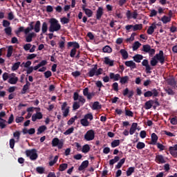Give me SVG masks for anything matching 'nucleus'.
<instances>
[{"label":"nucleus","mask_w":177,"mask_h":177,"mask_svg":"<svg viewBox=\"0 0 177 177\" xmlns=\"http://www.w3.org/2000/svg\"><path fill=\"white\" fill-rule=\"evenodd\" d=\"M158 62L162 64L165 63V55H164V51L160 50L159 53L156 54L150 61V64L152 67H155L156 64H158Z\"/></svg>","instance_id":"f257e3e1"},{"label":"nucleus","mask_w":177,"mask_h":177,"mask_svg":"<svg viewBox=\"0 0 177 177\" xmlns=\"http://www.w3.org/2000/svg\"><path fill=\"white\" fill-rule=\"evenodd\" d=\"M48 23H50L49 31L50 32H57L62 29V25L59 23V21L56 18H51L49 19Z\"/></svg>","instance_id":"f03ea898"},{"label":"nucleus","mask_w":177,"mask_h":177,"mask_svg":"<svg viewBox=\"0 0 177 177\" xmlns=\"http://www.w3.org/2000/svg\"><path fill=\"white\" fill-rule=\"evenodd\" d=\"M34 23V21H31L28 24L29 26L27 27L25 30V35H27V34H28L30 31H32V30H34L35 32H39V31H41V21H37L35 24V26Z\"/></svg>","instance_id":"7ed1b4c3"},{"label":"nucleus","mask_w":177,"mask_h":177,"mask_svg":"<svg viewBox=\"0 0 177 177\" xmlns=\"http://www.w3.org/2000/svg\"><path fill=\"white\" fill-rule=\"evenodd\" d=\"M26 155L27 157H29L31 161H35L38 158V153H37V149H27L26 151Z\"/></svg>","instance_id":"20e7f679"},{"label":"nucleus","mask_w":177,"mask_h":177,"mask_svg":"<svg viewBox=\"0 0 177 177\" xmlns=\"http://www.w3.org/2000/svg\"><path fill=\"white\" fill-rule=\"evenodd\" d=\"M67 105V102H64L61 106V110L62 111L63 117L64 118L68 117V113H70V106H68Z\"/></svg>","instance_id":"39448f33"},{"label":"nucleus","mask_w":177,"mask_h":177,"mask_svg":"<svg viewBox=\"0 0 177 177\" xmlns=\"http://www.w3.org/2000/svg\"><path fill=\"white\" fill-rule=\"evenodd\" d=\"M84 139L87 140V142L93 140V139H95V131L93 129L88 130L84 135Z\"/></svg>","instance_id":"423d86ee"},{"label":"nucleus","mask_w":177,"mask_h":177,"mask_svg":"<svg viewBox=\"0 0 177 177\" xmlns=\"http://www.w3.org/2000/svg\"><path fill=\"white\" fill-rule=\"evenodd\" d=\"M103 73V69L100 68L97 71H95V69H90V71L88 72L87 75L88 77H94V75H102Z\"/></svg>","instance_id":"0eeeda50"},{"label":"nucleus","mask_w":177,"mask_h":177,"mask_svg":"<svg viewBox=\"0 0 177 177\" xmlns=\"http://www.w3.org/2000/svg\"><path fill=\"white\" fill-rule=\"evenodd\" d=\"M138 10H135L133 12L131 10H127L126 12V16L129 20H131V19L136 20L138 19Z\"/></svg>","instance_id":"6e6552de"},{"label":"nucleus","mask_w":177,"mask_h":177,"mask_svg":"<svg viewBox=\"0 0 177 177\" xmlns=\"http://www.w3.org/2000/svg\"><path fill=\"white\" fill-rule=\"evenodd\" d=\"M131 28H133V31H138V30H142L143 28V25L142 24H136V25H127L125 29L127 31H129Z\"/></svg>","instance_id":"1a4fd4ad"},{"label":"nucleus","mask_w":177,"mask_h":177,"mask_svg":"<svg viewBox=\"0 0 177 177\" xmlns=\"http://www.w3.org/2000/svg\"><path fill=\"white\" fill-rule=\"evenodd\" d=\"M52 146L53 147H56L57 146L58 149H63V142L60 141L59 138H55L52 140Z\"/></svg>","instance_id":"9d476101"},{"label":"nucleus","mask_w":177,"mask_h":177,"mask_svg":"<svg viewBox=\"0 0 177 177\" xmlns=\"http://www.w3.org/2000/svg\"><path fill=\"white\" fill-rule=\"evenodd\" d=\"M142 66L145 67V71L147 74H151V66L149 64V60L147 59H143L142 62Z\"/></svg>","instance_id":"9b49d317"},{"label":"nucleus","mask_w":177,"mask_h":177,"mask_svg":"<svg viewBox=\"0 0 177 177\" xmlns=\"http://www.w3.org/2000/svg\"><path fill=\"white\" fill-rule=\"evenodd\" d=\"M155 162H157V164H165L167 160H165V158H164V156L156 155L155 158Z\"/></svg>","instance_id":"f8f14e48"},{"label":"nucleus","mask_w":177,"mask_h":177,"mask_svg":"<svg viewBox=\"0 0 177 177\" xmlns=\"http://www.w3.org/2000/svg\"><path fill=\"white\" fill-rule=\"evenodd\" d=\"M30 86H31V83L28 82L27 78L26 79V84L23 86V88L21 91V95H26L27 93V91L30 89Z\"/></svg>","instance_id":"ddd939ff"},{"label":"nucleus","mask_w":177,"mask_h":177,"mask_svg":"<svg viewBox=\"0 0 177 177\" xmlns=\"http://www.w3.org/2000/svg\"><path fill=\"white\" fill-rule=\"evenodd\" d=\"M43 118H44V115H42V113L37 112L36 113H34L32 115V121L33 122H35L37 120H42Z\"/></svg>","instance_id":"4468645a"},{"label":"nucleus","mask_w":177,"mask_h":177,"mask_svg":"<svg viewBox=\"0 0 177 177\" xmlns=\"http://www.w3.org/2000/svg\"><path fill=\"white\" fill-rule=\"evenodd\" d=\"M133 93H134L133 91L131 90L129 91V88H126L122 92L123 96H128L129 99H132V97L133 96Z\"/></svg>","instance_id":"2eb2a0df"},{"label":"nucleus","mask_w":177,"mask_h":177,"mask_svg":"<svg viewBox=\"0 0 177 177\" xmlns=\"http://www.w3.org/2000/svg\"><path fill=\"white\" fill-rule=\"evenodd\" d=\"M34 37H37V34H35V32H28L27 35H26V42H32Z\"/></svg>","instance_id":"dca6fc26"},{"label":"nucleus","mask_w":177,"mask_h":177,"mask_svg":"<svg viewBox=\"0 0 177 177\" xmlns=\"http://www.w3.org/2000/svg\"><path fill=\"white\" fill-rule=\"evenodd\" d=\"M82 10H84V12H85V15H86L88 17H92L93 12L91 9L86 8V6H82Z\"/></svg>","instance_id":"f3484780"},{"label":"nucleus","mask_w":177,"mask_h":177,"mask_svg":"<svg viewBox=\"0 0 177 177\" xmlns=\"http://www.w3.org/2000/svg\"><path fill=\"white\" fill-rule=\"evenodd\" d=\"M73 46V49H80V44L77 41H69L68 42V48H71Z\"/></svg>","instance_id":"a211bd4d"},{"label":"nucleus","mask_w":177,"mask_h":177,"mask_svg":"<svg viewBox=\"0 0 177 177\" xmlns=\"http://www.w3.org/2000/svg\"><path fill=\"white\" fill-rule=\"evenodd\" d=\"M88 165H89L88 160H84L82 162L81 165L78 167V171H84L85 168H88Z\"/></svg>","instance_id":"6ab92c4d"},{"label":"nucleus","mask_w":177,"mask_h":177,"mask_svg":"<svg viewBox=\"0 0 177 177\" xmlns=\"http://www.w3.org/2000/svg\"><path fill=\"white\" fill-rule=\"evenodd\" d=\"M157 140H158V136H157V134H156V133H153L151 136V145H157Z\"/></svg>","instance_id":"aec40b11"},{"label":"nucleus","mask_w":177,"mask_h":177,"mask_svg":"<svg viewBox=\"0 0 177 177\" xmlns=\"http://www.w3.org/2000/svg\"><path fill=\"white\" fill-rule=\"evenodd\" d=\"M153 104H154V100H149V101H147L145 104V107L146 110H150L151 107H153Z\"/></svg>","instance_id":"412c9836"},{"label":"nucleus","mask_w":177,"mask_h":177,"mask_svg":"<svg viewBox=\"0 0 177 177\" xmlns=\"http://www.w3.org/2000/svg\"><path fill=\"white\" fill-rule=\"evenodd\" d=\"M103 16V8L99 7L96 12V19L97 20H100Z\"/></svg>","instance_id":"4be33fe9"},{"label":"nucleus","mask_w":177,"mask_h":177,"mask_svg":"<svg viewBox=\"0 0 177 177\" xmlns=\"http://www.w3.org/2000/svg\"><path fill=\"white\" fill-rule=\"evenodd\" d=\"M110 80H113L114 81H119L120 78H121V75L120 74H115L114 73H111L109 74Z\"/></svg>","instance_id":"5701e85b"},{"label":"nucleus","mask_w":177,"mask_h":177,"mask_svg":"<svg viewBox=\"0 0 177 177\" xmlns=\"http://www.w3.org/2000/svg\"><path fill=\"white\" fill-rule=\"evenodd\" d=\"M125 66H127V67H131V68H136V64L135 62H133V61L131 60V61H126L124 62Z\"/></svg>","instance_id":"b1692460"},{"label":"nucleus","mask_w":177,"mask_h":177,"mask_svg":"<svg viewBox=\"0 0 177 177\" xmlns=\"http://www.w3.org/2000/svg\"><path fill=\"white\" fill-rule=\"evenodd\" d=\"M48 32V23L44 21L41 25V33L40 35H43V34H46Z\"/></svg>","instance_id":"393cba45"},{"label":"nucleus","mask_w":177,"mask_h":177,"mask_svg":"<svg viewBox=\"0 0 177 177\" xmlns=\"http://www.w3.org/2000/svg\"><path fill=\"white\" fill-rule=\"evenodd\" d=\"M120 53L122 55L123 60H127V59H128L129 57L128 51H127L125 49H121L120 50Z\"/></svg>","instance_id":"a878e982"},{"label":"nucleus","mask_w":177,"mask_h":177,"mask_svg":"<svg viewBox=\"0 0 177 177\" xmlns=\"http://www.w3.org/2000/svg\"><path fill=\"white\" fill-rule=\"evenodd\" d=\"M133 59L136 63H140V60H143V55L137 54L133 57Z\"/></svg>","instance_id":"bb28decb"},{"label":"nucleus","mask_w":177,"mask_h":177,"mask_svg":"<svg viewBox=\"0 0 177 177\" xmlns=\"http://www.w3.org/2000/svg\"><path fill=\"white\" fill-rule=\"evenodd\" d=\"M46 129H48L46 126H45V125L40 126L37 129V135H41V133H43V132H45L46 131Z\"/></svg>","instance_id":"cd10ccee"},{"label":"nucleus","mask_w":177,"mask_h":177,"mask_svg":"<svg viewBox=\"0 0 177 177\" xmlns=\"http://www.w3.org/2000/svg\"><path fill=\"white\" fill-rule=\"evenodd\" d=\"M104 63L105 64L110 66V67H113V66H114V61L110 59L108 57L104 58Z\"/></svg>","instance_id":"c85d7f7f"},{"label":"nucleus","mask_w":177,"mask_h":177,"mask_svg":"<svg viewBox=\"0 0 177 177\" xmlns=\"http://www.w3.org/2000/svg\"><path fill=\"white\" fill-rule=\"evenodd\" d=\"M156 28H157V26H156L155 24H152V26H149L147 29V34H149V35H151V34L154 32V30H156Z\"/></svg>","instance_id":"c756f323"},{"label":"nucleus","mask_w":177,"mask_h":177,"mask_svg":"<svg viewBox=\"0 0 177 177\" xmlns=\"http://www.w3.org/2000/svg\"><path fill=\"white\" fill-rule=\"evenodd\" d=\"M91 150V147H89V145L86 144L82 147V153H84V154H86V153H89V151Z\"/></svg>","instance_id":"7c9ffc66"},{"label":"nucleus","mask_w":177,"mask_h":177,"mask_svg":"<svg viewBox=\"0 0 177 177\" xmlns=\"http://www.w3.org/2000/svg\"><path fill=\"white\" fill-rule=\"evenodd\" d=\"M92 109L93 110H100L102 109V105L100 103H99V102H95L93 104Z\"/></svg>","instance_id":"2f4dec72"},{"label":"nucleus","mask_w":177,"mask_h":177,"mask_svg":"<svg viewBox=\"0 0 177 177\" xmlns=\"http://www.w3.org/2000/svg\"><path fill=\"white\" fill-rule=\"evenodd\" d=\"M120 161V156H116L113 159L109 160V165H114L115 162H118Z\"/></svg>","instance_id":"473e14b6"},{"label":"nucleus","mask_w":177,"mask_h":177,"mask_svg":"<svg viewBox=\"0 0 177 177\" xmlns=\"http://www.w3.org/2000/svg\"><path fill=\"white\" fill-rule=\"evenodd\" d=\"M62 41H60L58 44H59V49H64V44H66V37H62Z\"/></svg>","instance_id":"72a5a7b5"},{"label":"nucleus","mask_w":177,"mask_h":177,"mask_svg":"<svg viewBox=\"0 0 177 177\" xmlns=\"http://www.w3.org/2000/svg\"><path fill=\"white\" fill-rule=\"evenodd\" d=\"M18 81H19V78L17 77H10L8 80V82L9 84H11V85H16Z\"/></svg>","instance_id":"f704fd0d"},{"label":"nucleus","mask_w":177,"mask_h":177,"mask_svg":"<svg viewBox=\"0 0 177 177\" xmlns=\"http://www.w3.org/2000/svg\"><path fill=\"white\" fill-rule=\"evenodd\" d=\"M125 158H123L122 159H121L118 163L117 164V165L115 166V168L117 169H120V168H121V167H122V165H124V164H125Z\"/></svg>","instance_id":"c9c22d12"},{"label":"nucleus","mask_w":177,"mask_h":177,"mask_svg":"<svg viewBox=\"0 0 177 177\" xmlns=\"http://www.w3.org/2000/svg\"><path fill=\"white\" fill-rule=\"evenodd\" d=\"M133 172H135V167H130L128 168L127 171H126V175L127 176H131V175H132Z\"/></svg>","instance_id":"e433bc0d"},{"label":"nucleus","mask_w":177,"mask_h":177,"mask_svg":"<svg viewBox=\"0 0 177 177\" xmlns=\"http://www.w3.org/2000/svg\"><path fill=\"white\" fill-rule=\"evenodd\" d=\"M68 167V165L67 163H62L59 165V171H60V172H63V171H66Z\"/></svg>","instance_id":"4c0bfd02"},{"label":"nucleus","mask_w":177,"mask_h":177,"mask_svg":"<svg viewBox=\"0 0 177 177\" xmlns=\"http://www.w3.org/2000/svg\"><path fill=\"white\" fill-rule=\"evenodd\" d=\"M151 48V46H150V45H149V44L143 45L142 51L145 52V53H148V52H150Z\"/></svg>","instance_id":"58836bf2"},{"label":"nucleus","mask_w":177,"mask_h":177,"mask_svg":"<svg viewBox=\"0 0 177 177\" xmlns=\"http://www.w3.org/2000/svg\"><path fill=\"white\" fill-rule=\"evenodd\" d=\"M80 124L82 127H89V121H88L85 118L81 119Z\"/></svg>","instance_id":"ea45409f"},{"label":"nucleus","mask_w":177,"mask_h":177,"mask_svg":"<svg viewBox=\"0 0 177 177\" xmlns=\"http://www.w3.org/2000/svg\"><path fill=\"white\" fill-rule=\"evenodd\" d=\"M161 21L163 24H167V23H169V21H171V17H167L165 15L161 18Z\"/></svg>","instance_id":"a19ab883"},{"label":"nucleus","mask_w":177,"mask_h":177,"mask_svg":"<svg viewBox=\"0 0 177 177\" xmlns=\"http://www.w3.org/2000/svg\"><path fill=\"white\" fill-rule=\"evenodd\" d=\"M120 84H127L128 81H129V77L124 76L122 77H120Z\"/></svg>","instance_id":"79ce46f5"},{"label":"nucleus","mask_w":177,"mask_h":177,"mask_svg":"<svg viewBox=\"0 0 177 177\" xmlns=\"http://www.w3.org/2000/svg\"><path fill=\"white\" fill-rule=\"evenodd\" d=\"M20 64H21V62H17L15 63L12 66V71H16V70H19V68L20 67Z\"/></svg>","instance_id":"37998d69"},{"label":"nucleus","mask_w":177,"mask_h":177,"mask_svg":"<svg viewBox=\"0 0 177 177\" xmlns=\"http://www.w3.org/2000/svg\"><path fill=\"white\" fill-rule=\"evenodd\" d=\"M12 53H13V46H8V52H7V55H6L7 57H11Z\"/></svg>","instance_id":"c03bdc74"},{"label":"nucleus","mask_w":177,"mask_h":177,"mask_svg":"<svg viewBox=\"0 0 177 177\" xmlns=\"http://www.w3.org/2000/svg\"><path fill=\"white\" fill-rule=\"evenodd\" d=\"M36 171L37 174H39L40 175H42V174L45 173V167H37L36 168Z\"/></svg>","instance_id":"a18cd8bd"},{"label":"nucleus","mask_w":177,"mask_h":177,"mask_svg":"<svg viewBox=\"0 0 177 177\" xmlns=\"http://www.w3.org/2000/svg\"><path fill=\"white\" fill-rule=\"evenodd\" d=\"M145 147H146L145 142H139L136 145V148L138 149V150H142V149H145Z\"/></svg>","instance_id":"49530a36"},{"label":"nucleus","mask_w":177,"mask_h":177,"mask_svg":"<svg viewBox=\"0 0 177 177\" xmlns=\"http://www.w3.org/2000/svg\"><path fill=\"white\" fill-rule=\"evenodd\" d=\"M141 46L142 44H140L139 41H136L133 45V50H138Z\"/></svg>","instance_id":"de8ad7c7"},{"label":"nucleus","mask_w":177,"mask_h":177,"mask_svg":"<svg viewBox=\"0 0 177 177\" xmlns=\"http://www.w3.org/2000/svg\"><path fill=\"white\" fill-rule=\"evenodd\" d=\"M169 151L172 157H177V152L176 150L173 149L172 147H169Z\"/></svg>","instance_id":"09e8293b"},{"label":"nucleus","mask_w":177,"mask_h":177,"mask_svg":"<svg viewBox=\"0 0 177 177\" xmlns=\"http://www.w3.org/2000/svg\"><path fill=\"white\" fill-rule=\"evenodd\" d=\"M78 118V116L75 115L73 118H71L68 122V125H73L74 122H75V120Z\"/></svg>","instance_id":"8fccbe9b"},{"label":"nucleus","mask_w":177,"mask_h":177,"mask_svg":"<svg viewBox=\"0 0 177 177\" xmlns=\"http://www.w3.org/2000/svg\"><path fill=\"white\" fill-rule=\"evenodd\" d=\"M104 53H111L112 49L110 48V46H106L102 49Z\"/></svg>","instance_id":"3c124183"},{"label":"nucleus","mask_w":177,"mask_h":177,"mask_svg":"<svg viewBox=\"0 0 177 177\" xmlns=\"http://www.w3.org/2000/svg\"><path fill=\"white\" fill-rule=\"evenodd\" d=\"M120 145V140H114L111 142V147H118V146Z\"/></svg>","instance_id":"603ef678"},{"label":"nucleus","mask_w":177,"mask_h":177,"mask_svg":"<svg viewBox=\"0 0 177 177\" xmlns=\"http://www.w3.org/2000/svg\"><path fill=\"white\" fill-rule=\"evenodd\" d=\"M167 83L171 86H175V85H176V81L175 80V79H169L167 80Z\"/></svg>","instance_id":"864d4df0"},{"label":"nucleus","mask_w":177,"mask_h":177,"mask_svg":"<svg viewBox=\"0 0 177 177\" xmlns=\"http://www.w3.org/2000/svg\"><path fill=\"white\" fill-rule=\"evenodd\" d=\"M165 91L170 96H174V95H175V93L174 92V90H172V88H167L166 89H165Z\"/></svg>","instance_id":"5fc2aeb1"},{"label":"nucleus","mask_w":177,"mask_h":177,"mask_svg":"<svg viewBox=\"0 0 177 177\" xmlns=\"http://www.w3.org/2000/svg\"><path fill=\"white\" fill-rule=\"evenodd\" d=\"M20 131H17L13 133V137L15 138V139H17V142H19V140H20Z\"/></svg>","instance_id":"6e6d98bb"},{"label":"nucleus","mask_w":177,"mask_h":177,"mask_svg":"<svg viewBox=\"0 0 177 177\" xmlns=\"http://www.w3.org/2000/svg\"><path fill=\"white\" fill-rule=\"evenodd\" d=\"M61 23H62V24H68V23H70V19L64 17L61 18Z\"/></svg>","instance_id":"4d7b16f0"},{"label":"nucleus","mask_w":177,"mask_h":177,"mask_svg":"<svg viewBox=\"0 0 177 177\" xmlns=\"http://www.w3.org/2000/svg\"><path fill=\"white\" fill-rule=\"evenodd\" d=\"M73 132H74V127H71L69 129H68L64 133V135H71V133H73Z\"/></svg>","instance_id":"13d9d810"},{"label":"nucleus","mask_w":177,"mask_h":177,"mask_svg":"<svg viewBox=\"0 0 177 177\" xmlns=\"http://www.w3.org/2000/svg\"><path fill=\"white\" fill-rule=\"evenodd\" d=\"M151 92L153 97H158L159 95L158 90H157L156 88H153L151 91Z\"/></svg>","instance_id":"bf43d9fd"},{"label":"nucleus","mask_w":177,"mask_h":177,"mask_svg":"<svg viewBox=\"0 0 177 177\" xmlns=\"http://www.w3.org/2000/svg\"><path fill=\"white\" fill-rule=\"evenodd\" d=\"M24 121V117L23 116H17L15 118V122H17V124H19V122H23Z\"/></svg>","instance_id":"052dcab7"},{"label":"nucleus","mask_w":177,"mask_h":177,"mask_svg":"<svg viewBox=\"0 0 177 177\" xmlns=\"http://www.w3.org/2000/svg\"><path fill=\"white\" fill-rule=\"evenodd\" d=\"M84 118L87 120H90V121H92V120H93V115H92V113H87L84 115Z\"/></svg>","instance_id":"680f3d73"},{"label":"nucleus","mask_w":177,"mask_h":177,"mask_svg":"<svg viewBox=\"0 0 177 177\" xmlns=\"http://www.w3.org/2000/svg\"><path fill=\"white\" fill-rule=\"evenodd\" d=\"M20 32H24V34H26V29H24V26L19 27L18 30L15 32V34H20Z\"/></svg>","instance_id":"e2e57ef3"},{"label":"nucleus","mask_w":177,"mask_h":177,"mask_svg":"<svg viewBox=\"0 0 177 177\" xmlns=\"http://www.w3.org/2000/svg\"><path fill=\"white\" fill-rule=\"evenodd\" d=\"M4 31L7 35H12V28L8 27L4 29Z\"/></svg>","instance_id":"0e129e2a"},{"label":"nucleus","mask_w":177,"mask_h":177,"mask_svg":"<svg viewBox=\"0 0 177 177\" xmlns=\"http://www.w3.org/2000/svg\"><path fill=\"white\" fill-rule=\"evenodd\" d=\"M80 102H75L73 103V110H78V109H80Z\"/></svg>","instance_id":"69168bd1"},{"label":"nucleus","mask_w":177,"mask_h":177,"mask_svg":"<svg viewBox=\"0 0 177 177\" xmlns=\"http://www.w3.org/2000/svg\"><path fill=\"white\" fill-rule=\"evenodd\" d=\"M76 54H77V50H75V48H72L70 53L71 57H75Z\"/></svg>","instance_id":"338daca9"},{"label":"nucleus","mask_w":177,"mask_h":177,"mask_svg":"<svg viewBox=\"0 0 177 177\" xmlns=\"http://www.w3.org/2000/svg\"><path fill=\"white\" fill-rule=\"evenodd\" d=\"M32 46V45H31V44H26L24 46V50L27 51V50H30V49H31V47Z\"/></svg>","instance_id":"774afa93"}]
</instances>
